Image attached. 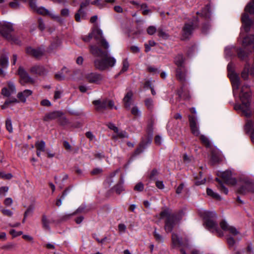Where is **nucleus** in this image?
<instances>
[{
    "instance_id": "obj_56",
    "label": "nucleus",
    "mask_w": 254,
    "mask_h": 254,
    "mask_svg": "<svg viewBox=\"0 0 254 254\" xmlns=\"http://www.w3.org/2000/svg\"><path fill=\"white\" fill-rule=\"evenodd\" d=\"M153 234H154V236L156 241H157L158 242H163V237H162L161 235H160L159 234H158L157 232L156 229H155Z\"/></svg>"
},
{
    "instance_id": "obj_57",
    "label": "nucleus",
    "mask_w": 254,
    "mask_h": 254,
    "mask_svg": "<svg viewBox=\"0 0 254 254\" xmlns=\"http://www.w3.org/2000/svg\"><path fill=\"white\" fill-rule=\"evenodd\" d=\"M227 243L230 247H233L235 244V240L231 237H229L227 238Z\"/></svg>"
},
{
    "instance_id": "obj_20",
    "label": "nucleus",
    "mask_w": 254,
    "mask_h": 254,
    "mask_svg": "<svg viewBox=\"0 0 254 254\" xmlns=\"http://www.w3.org/2000/svg\"><path fill=\"white\" fill-rule=\"evenodd\" d=\"M222 156L221 152L217 148H213L211 150V162L215 164L222 160Z\"/></svg>"
},
{
    "instance_id": "obj_2",
    "label": "nucleus",
    "mask_w": 254,
    "mask_h": 254,
    "mask_svg": "<svg viewBox=\"0 0 254 254\" xmlns=\"http://www.w3.org/2000/svg\"><path fill=\"white\" fill-rule=\"evenodd\" d=\"M199 214L204 220L205 227L209 231L215 233L219 237L223 236V232L219 229L215 221L216 214L215 212L201 210L199 212Z\"/></svg>"
},
{
    "instance_id": "obj_42",
    "label": "nucleus",
    "mask_w": 254,
    "mask_h": 254,
    "mask_svg": "<svg viewBox=\"0 0 254 254\" xmlns=\"http://www.w3.org/2000/svg\"><path fill=\"white\" fill-rule=\"evenodd\" d=\"M245 11L250 14H254V0L250 2L245 7Z\"/></svg>"
},
{
    "instance_id": "obj_45",
    "label": "nucleus",
    "mask_w": 254,
    "mask_h": 254,
    "mask_svg": "<svg viewBox=\"0 0 254 254\" xmlns=\"http://www.w3.org/2000/svg\"><path fill=\"white\" fill-rule=\"evenodd\" d=\"M116 133H117L116 135H113V136L114 139H117L118 138H124L128 137V134L125 131H119L118 130V132Z\"/></svg>"
},
{
    "instance_id": "obj_64",
    "label": "nucleus",
    "mask_w": 254,
    "mask_h": 254,
    "mask_svg": "<svg viewBox=\"0 0 254 254\" xmlns=\"http://www.w3.org/2000/svg\"><path fill=\"white\" fill-rule=\"evenodd\" d=\"M155 143L157 145H160L162 143V138L160 135H156L154 139Z\"/></svg>"
},
{
    "instance_id": "obj_1",
    "label": "nucleus",
    "mask_w": 254,
    "mask_h": 254,
    "mask_svg": "<svg viewBox=\"0 0 254 254\" xmlns=\"http://www.w3.org/2000/svg\"><path fill=\"white\" fill-rule=\"evenodd\" d=\"M93 38L96 41L97 44L105 50L95 45H90V53L95 57H101V59H96L94 61V66L96 68L104 70L110 67H113L116 64V60L109 56L108 49L109 45L103 36L102 31L99 28H95L92 31Z\"/></svg>"
},
{
    "instance_id": "obj_23",
    "label": "nucleus",
    "mask_w": 254,
    "mask_h": 254,
    "mask_svg": "<svg viewBox=\"0 0 254 254\" xmlns=\"http://www.w3.org/2000/svg\"><path fill=\"white\" fill-rule=\"evenodd\" d=\"M243 46L245 48L252 47L254 50V35H250L246 36L243 40Z\"/></svg>"
},
{
    "instance_id": "obj_47",
    "label": "nucleus",
    "mask_w": 254,
    "mask_h": 254,
    "mask_svg": "<svg viewBox=\"0 0 254 254\" xmlns=\"http://www.w3.org/2000/svg\"><path fill=\"white\" fill-rule=\"evenodd\" d=\"M69 190L66 189L65 190L63 193V194L61 197L60 199H59L57 200L56 202V205L58 206H60L61 205L62 202V199H64L65 197V196L67 194L68 192H69Z\"/></svg>"
},
{
    "instance_id": "obj_41",
    "label": "nucleus",
    "mask_w": 254,
    "mask_h": 254,
    "mask_svg": "<svg viewBox=\"0 0 254 254\" xmlns=\"http://www.w3.org/2000/svg\"><path fill=\"white\" fill-rule=\"evenodd\" d=\"M86 15V13L85 11H82L80 12L79 9H78L77 13L75 14V19L76 21L79 22L81 21V17L84 18L85 17Z\"/></svg>"
},
{
    "instance_id": "obj_6",
    "label": "nucleus",
    "mask_w": 254,
    "mask_h": 254,
    "mask_svg": "<svg viewBox=\"0 0 254 254\" xmlns=\"http://www.w3.org/2000/svg\"><path fill=\"white\" fill-rule=\"evenodd\" d=\"M172 243L173 248L182 247L189 248L190 246L188 239L183 240L182 238L179 237L175 233H173L172 235Z\"/></svg>"
},
{
    "instance_id": "obj_24",
    "label": "nucleus",
    "mask_w": 254,
    "mask_h": 254,
    "mask_svg": "<svg viewBox=\"0 0 254 254\" xmlns=\"http://www.w3.org/2000/svg\"><path fill=\"white\" fill-rule=\"evenodd\" d=\"M32 91L31 90L26 89L22 92H19L17 93V97L19 101L25 103L27 98L31 95Z\"/></svg>"
},
{
    "instance_id": "obj_51",
    "label": "nucleus",
    "mask_w": 254,
    "mask_h": 254,
    "mask_svg": "<svg viewBox=\"0 0 254 254\" xmlns=\"http://www.w3.org/2000/svg\"><path fill=\"white\" fill-rule=\"evenodd\" d=\"M131 114L136 117L140 116L141 112L136 106L133 107L131 110Z\"/></svg>"
},
{
    "instance_id": "obj_49",
    "label": "nucleus",
    "mask_w": 254,
    "mask_h": 254,
    "mask_svg": "<svg viewBox=\"0 0 254 254\" xmlns=\"http://www.w3.org/2000/svg\"><path fill=\"white\" fill-rule=\"evenodd\" d=\"M90 4L89 0H85L84 1L82 2L80 4L79 11L80 12L82 11H84V9L87 7Z\"/></svg>"
},
{
    "instance_id": "obj_50",
    "label": "nucleus",
    "mask_w": 254,
    "mask_h": 254,
    "mask_svg": "<svg viewBox=\"0 0 254 254\" xmlns=\"http://www.w3.org/2000/svg\"><path fill=\"white\" fill-rule=\"evenodd\" d=\"M146 31L149 35H152L156 32H157V29H156V27L154 26H150L147 28Z\"/></svg>"
},
{
    "instance_id": "obj_60",
    "label": "nucleus",
    "mask_w": 254,
    "mask_h": 254,
    "mask_svg": "<svg viewBox=\"0 0 254 254\" xmlns=\"http://www.w3.org/2000/svg\"><path fill=\"white\" fill-rule=\"evenodd\" d=\"M127 227L124 224H119L118 225V230L120 233H125L126 232Z\"/></svg>"
},
{
    "instance_id": "obj_18",
    "label": "nucleus",
    "mask_w": 254,
    "mask_h": 254,
    "mask_svg": "<svg viewBox=\"0 0 254 254\" xmlns=\"http://www.w3.org/2000/svg\"><path fill=\"white\" fill-rule=\"evenodd\" d=\"M220 226L223 231H228L234 236H236L239 233V231L235 227L229 225V224L224 220L222 221L220 223Z\"/></svg>"
},
{
    "instance_id": "obj_14",
    "label": "nucleus",
    "mask_w": 254,
    "mask_h": 254,
    "mask_svg": "<svg viewBox=\"0 0 254 254\" xmlns=\"http://www.w3.org/2000/svg\"><path fill=\"white\" fill-rule=\"evenodd\" d=\"M197 25L194 24L192 22L186 23L183 29V37L184 39L189 38L191 34L192 31Z\"/></svg>"
},
{
    "instance_id": "obj_15",
    "label": "nucleus",
    "mask_w": 254,
    "mask_h": 254,
    "mask_svg": "<svg viewBox=\"0 0 254 254\" xmlns=\"http://www.w3.org/2000/svg\"><path fill=\"white\" fill-rule=\"evenodd\" d=\"M45 51L42 48L33 49L31 47H28L26 49V53L29 55L34 57L36 59H40L45 55Z\"/></svg>"
},
{
    "instance_id": "obj_48",
    "label": "nucleus",
    "mask_w": 254,
    "mask_h": 254,
    "mask_svg": "<svg viewBox=\"0 0 254 254\" xmlns=\"http://www.w3.org/2000/svg\"><path fill=\"white\" fill-rule=\"evenodd\" d=\"M129 67V64L127 59H124L123 61V67L120 71V73L124 72L127 70Z\"/></svg>"
},
{
    "instance_id": "obj_28",
    "label": "nucleus",
    "mask_w": 254,
    "mask_h": 254,
    "mask_svg": "<svg viewBox=\"0 0 254 254\" xmlns=\"http://www.w3.org/2000/svg\"><path fill=\"white\" fill-rule=\"evenodd\" d=\"M185 58L182 54H179L174 59V63L177 66V67H184V63Z\"/></svg>"
},
{
    "instance_id": "obj_40",
    "label": "nucleus",
    "mask_w": 254,
    "mask_h": 254,
    "mask_svg": "<svg viewBox=\"0 0 254 254\" xmlns=\"http://www.w3.org/2000/svg\"><path fill=\"white\" fill-rule=\"evenodd\" d=\"M216 181L219 183L217 187L218 189L221 191L227 194L228 192V189L223 185L222 182L218 178H216Z\"/></svg>"
},
{
    "instance_id": "obj_16",
    "label": "nucleus",
    "mask_w": 254,
    "mask_h": 254,
    "mask_svg": "<svg viewBox=\"0 0 254 254\" xmlns=\"http://www.w3.org/2000/svg\"><path fill=\"white\" fill-rule=\"evenodd\" d=\"M30 72L33 74L44 76L47 74L48 70L41 65H35L30 69Z\"/></svg>"
},
{
    "instance_id": "obj_37",
    "label": "nucleus",
    "mask_w": 254,
    "mask_h": 254,
    "mask_svg": "<svg viewBox=\"0 0 254 254\" xmlns=\"http://www.w3.org/2000/svg\"><path fill=\"white\" fill-rule=\"evenodd\" d=\"M251 53L252 51H250V52H246L241 48L239 49L237 52L238 57L242 60H244L245 58L247 57Z\"/></svg>"
},
{
    "instance_id": "obj_53",
    "label": "nucleus",
    "mask_w": 254,
    "mask_h": 254,
    "mask_svg": "<svg viewBox=\"0 0 254 254\" xmlns=\"http://www.w3.org/2000/svg\"><path fill=\"white\" fill-rule=\"evenodd\" d=\"M14 0V1L9 2V6L11 8H14V9H17V8H19L20 4H19V3L18 0Z\"/></svg>"
},
{
    "instance_id": "obj_27",
    "label": "nucleus",
    "mask_w": 254,
    "mask_h": 254,
    "mask_svg": "<svg viewBox=\"0 0 254 254\" xmlns=\"http://www.w3.org/2000/svg\"><path fill=\"white\" fill-rule=\"evenodd\" d=\"M133 96V93L131 91H129L127 92V93L126 94L125 96L124 97L123 99V102L125 105V107L127 109H129L131 104V100Z\"/></svg>"
},
{
    "instance_id": "obj_61",
    "label": "nucleus",
    "mask_w": 254,
    "mask_h": 254,
    "mask_svg": "<svg viewBox=\"0 0 254 254\" xmlns=\"http://www.w3.org/2000/svg\"><path fill=\"white\" fill-rule=\"evenodd\" d=\"M38 21V28H39V29L40 30L43 31L45 28V24L43 22V21L42 20V19L41 18H39Z\"/></svg>"
},
{
    "instance_id": "obj_17",
    "label": "nucleus",
    "mask_w": 254,
    "mask_h": 254,
    "mask_svg": "<svg viewBox=\"0 0 254 254\" xmlns=\"http://www.w3.org/2000/svg\"><path fill=\"white\" fill-rule=\"evenodd\" d=\"M221 177L223 180L227 184L234 185L237 183L236 180L232 178V173L230 171H226L222 172Z\"/></svg>"
},
{
    "instance_id": "obj_59",
    "label": "nucleus",
    "mask_w": 254,
    "mask_h": 254,
    "mask_svg": "<svg viewBox=\"0 0 254 254\" xmlns=\"http://www.w3.org/2000/svg\"><path fill=\"white\" fill-rule=\"evenodd\" d=\"M158 172L156 169H153L150 175V179L151 180H155L156 178V176L158 175Z\"/></svg>"
},
{
    "instance_id": "obj_30",
    "label": "nucleus",
    "mask_w": 254,
    "mask_h": 254,
    "mask_svg": "<svg viewBox=\"0 0 254 254\" xmlns=\"http://www.w3.org/2000/svg\"><path fill=\"white\" fill-rule=\"evenodd\" d=\"M185 85H182L179 89L177 90V95H178L179 98H184V99H189L190 97V96L189 93H185L184 94V87Z\"/></svg>"
},
{
    "instance_id": "obj_3",
    "label": "nucleus",
    "mask_w": 254,
    "mask_h": 254,
    "mask_svg": "<svg viewBox=\"0 0 254 254\" xmlns=\"http://www.w3.org/2000/svg\"><path fill=\"white\" fill-rule=\"evenodd\" d=\"M182 212L171 213L168 209L162 211L160 213V218L166 217L164 228L167 233L171 232L176 224L182 218Z\"/></svg>"
},
{
    "instance_id": "obj_31",
    "label": "nucleus",
    "mask_w": 254,
    "mask_h": 254,
    "mask_svg": "<svg viewBox=\"0 0 254 254\" xmlns=\"http://www.w3.org/2000/svg\"><path fill=\"white\" fill-rule=\"evenodd\" d=\"M0 64L3 68H6L8 65V58L7 54H2L0 56Z\"/></svg>"
},
{
    "instance_id": "obj_9",
    "label": "nucleus",
    "mask_w": 254,
    "mask_h": 254,
    "mask_svg": "<svg viewBox=\"0 0 254 254\" xmlns=\"http://www.w3.org/2000/svg\"><path fill=\"white\" fill-rule=\"evenodd\" d=\"M85 78L90 83L99 84L103 79V76L97 72H90L85 74Z\"/></svg>"
},
{
    "instance_id": "obj_32",
    "label": "nucleus",
    "mask_w": 254,
    "mask_h": 254,
    "mask_svg": "<svg viewBox=\"0 0 254 254\" xmlns=\"http://www.w3.org/2000/svg\"><path fill=\"white\" fill-rule=\"evenodd\" d=\"M253 184L252 183L246 184L245 185L242 186L239 190V192L240 193H245L247 191H249L251 190L253 188Z\"/></svg>"
},
{
    "instance_id": "obj_63",
    "label": "nucleus",
    "mask_w": 254,
    "mask_h": 254,
    "mask_svg": "<svg viewBox=\"0 0 254 254\" xmlns=\"http://www.w3.org/2000/svg\"><path fill=\"white\" fill-rule=\"evenodd\" d=\"M61 14L62 16L67 17L69 14V11L68 8H63L61 10Z\"/></svg>"
},
{
    "instance_id": "obj_8",
    "label": "nucleus",
    "mask_w": 254,
    "mask_h": 254,
    "mask_svg": "<svg viewBox=\"0 0 254 254\" xmlns=\"http://www.w3.org/2000/svg\"><path fill=\"white\" fill-rule=\"evenodd\" d=\"M232 66V64L231 63L228 64L227 69L229 72H230ZM229 76L232 82L233 92L234 93L235 90H237L239 88L240 85V78L238 75L233 71H232L231 73H229Z\"/></svg>"
},
{
    "instance_id": "obj_33",
    "label": "nucleus",
    "mask_w": 254,
    "mask_h": 254,
    "mask_svg": "<svg viewBox=\"0 0 254 254\" xmlns=\"http://www.w3.org/2000/svg\"><path fill=\"white\" fill-rule=\"evenodd\" d=\"M157 35L163 39L167 40L170 37L168 33H167L162 28L159 27L157 29Z\"/></svg>"
},
{
    "instance_id": "obj_54",
    "label": "nucleus",
    "mask_w": 254,
    "mask_h": 254,
    "mask_svg": "<svg viewBox=\"0 0 254 254\" xmlns=\"http://www.w3.org/2000/svg\"><path fill=\"white\" fill-rule=\"evenodd\" d=\"M144 186L141 183H137L134 188V190L137 191H141L143 190Z\"/></svg>"
},
{
    "instance_id": "obj_62",
    "label": "nucleus",
    "mask_w": 254,
    "mask_h": 254,
    "mask_svg": "<svg viewBox=\"0 0 254 254\" xmlns=\"http://www.w3.org/2000/svg\"><path fill=\"white\" fill-rule=\"evenodd\" d=\"M22 231L16 232L15 230L12 229L10 231V234L14 237L20 236L22 234Z\"/></svg>"
},
{
    "instance_id": "obj_44",
    "label": "nucleus",
    "mask_w": 254,
    "mask_h": 254,
    "mask_svg": "<svg viewBox=\"0 0 254 254\" xmlns=\"http://www.w3.org/2000/svg\"><path fill=\"white\" fill-rule=\"evenodd\" d=\"M197 15L205 18L209 17V11L208 7H204L201 12H197Z\"/></svg>"
},
{
    "instance_id": "obj_4",
    "label": "nucleus",
    "mask_w": 254,
    "mask_h": 254,
    "mask_svg": "<svg viewBox=\"0 0 254 254\" xmlns=\"http://www.w3.org/2000/svg\"><path fill=\"white\" fill-rule=\"evenodd\" d=\"M248 88L247 85L243 86L242 87L241 93L240 94V98L242 101V104L240 105L237 107L235 106L236 110L237 109H240L244 116L247 118L250 117L252 115V112L250 108V102L249 101L251 94L247 91L244 92V88Z\"/></svg>"
},
{
    "instance_id": "obj_11",
    "label": "nucleus",
    "mask_w": 254,
    "mask_h": 254,
    "mask_svg": "<svg viewBox=\"0 0 254 254\" xmlns=\"http://www.w3.org/2000/svg\"><path fill=\"white\" fill-rule=\"evenodd\" d=\"M29 5L31 9L34 11L37 12L38 13L42 15H47L51 16L52 17H54V16L52 15V14L49 11L48 9H46L44 7H38L37 6L36 4L35 0H29Z\"/></svg>"
},
{
    "instance_id": "obj_10",
    "label": "nucleus",
    "mask_w": 254,
    "mask_h": 254,
    "mask_svg": "<svg viewBox=\"0 0 254 254\" xmlns=\"http://www.w3.org/2000/svg\"><path fill=\"white\" fill-rule=\"evenodd\" d=\"M13 31L12 24L10 23L2 24L0 22V35L5 38H10V33Z\"/></svg>"
},
{
    "instance_id": "obj_25",
    "label": "nucleus",
    "mask_w": 254,
    "mask_h": 254,
    "mask_svg": "<svg viewBox=\"0 0 254 254\" xmlns=\"http://www.w3.org/2000/svg\"><path fill=\"white\" fill-rule=\"evenodd\" d=\"M245 129L247 132H251V139L254 143V122L252 120H248L245 126Z\"/></svg>"
},
{
    "instance_id": "obj_22",
    "label": "nucleus",
    "mask_w": 254,
    "mask_h": 254,
    "mask_svg": "<svg viewBox=\"0 0 254 254\" xmlns=\"http://www.w3.org/2000/svg\"><path fill=\"white\" fill-rule=\"evenodd\" d=\"M189 119L191 132L194 135L198 136L199 134V131L196 125V121L195 117L190 115Z\"/></svg>"
},
{
    "instance_id": "obj_7",
    "label": "nucleus",
    "mask_w": 254,
    "mask_h": 254,
    "mask_svg": "<svg viewBox=\"0 0 254 254\" xmlns=\"http://www.w3.org/2000/svg\"><path fill=\"white\" fill-rule=\"evenodd\" d=\"M17 73L20 78V83L22 85H24L28 83H34V79L29 76L27 72L23 67H19Z\"/></svg>"
},
{
    "instance_id": "obj_26",
    "label": "nucleus",
    "mask_w": 254,
    "mask_h": 254,
    "mask_svg": "<svg viewBox=\"0 0 254 254\" xmlns=\"http://www.w3.org/2000/svg\"><path fill=\"white\" fill-rule=\"evenodd\" d=\"M115 0H104V1H101V0H94L91 2V4L96 5L100 9L103 8L107 6V3H114Z\"/></svg>"
},
{
    "instance_id": "obj_55",
    "label": "nucleus",
    "mask_w": 254,
    "mask_h": 254,
    "mask_svg": "<svg viewBox=\"0 0 254 254\" xmlns=\"http://www.w3.org/2000/svg\"><path fill=\"white\" fill-rule=\"evenodd\" d=\"M58 120L60 124L63 126L65 125L68 123L67 120L65 117L63 116V115L61 117H59Z\"/></svg>"
},
{
    "instance_id": "obj_21",
    "label": "nucleus",
    "mask_w": 254,
    "mask_h": 254,
    "mask_svg": "<svg viewBox=\"0 0 254 254\" xmlns=\"http://www.w3.org/2000/svg\"><path fill=\"white\" fill-rule=\"evenodd\" d=\"M63 115V113L61 111H56L47 113L43 118L44 121L50 122L51 121L58 119Z\"/></svg>"
},
{
    "instance_id": "obj_29",
    "label": "nucleus",
    "mask_w": 254,
    "mask_h": 254,
    "mask_svg": "<svg viewBox=\"0 0 254 254\" xmlns=\"http://www.w3.org/2000/svg\"><path fill=\"white\" fill-rule=\"evenodd\" d=\"M68 72V70L65 67H64L60 71L57 73L55 75V78L59 81L63 80L65 78L64 73H67Z\"/></svg>"
},
{
    "instance_id": "obj_52",
    "label": "nucleus",
    "mask_w": 254,
    "mask_h": 254,
    "mask_svg": "<svg viewBox=\"0 0 254 254\" xmlns=\"http://www.w3.org/2000/svg\"><path fill=\"white\" fill-rule=\"evenodd\" d=\"M247 66H249V65H246L245 67L244 70L242 72L241 76L242 78L244 79H246L248 77V74L250 72L249 69Z\"/></svg>"
},
{
    "instance_id": "obj_19",
    "label": "nucleus",
    "mask_w": 254,
    "mask_h": 254,
    "mask_svg": "<svg viewBox=\"0 0 254 254\" xmlns=\"http://www.w3.org/2000/svg\"><path fill=\"white\" fill-rule=\"evenodd\" d=\"M242 21L243 27L246 32L250 31L251 27L254 24V21H252L247 13H244L242 17Z\"/></svg>"
},
{
    "instance_id": "obj_35",
    "label": "nucleus",
    "mask_w": 254,
    "mask_h": 254,
    "mask_svg": "<svg viewBox=\"0 0 254 254\" xmlns=\"http://www.w3.org/2000/svg\"><path fill=\"white\" fill-rule=\"evenodd\" d=\"M123 184V179L121 178L120 182L114 187L115 190L117 193L120 194L124 190Z\"/></svg>"
},
{
    "instance_id": "obj_43",
    "label": "nucleus",
    "mask_w": 254,
    "mask_h": 254,
    "mask_svg": "<svg viewBox=\"0 0 254 254\" xmlns=\"http://www.w3.org/2000/svg\"><path fill=\"white\" fill-rule=\"evenodd\" d=\"M200 139L201 142L206 146V147L209 148L211 147V143L206 136H204V135H201L200 136Z\"/></svg>"
},
{
    "instance_id": "obj_38",
    "label": "nucleus",
    "mask_w": 254,
    "mask_h": 254,
    "mask_svg": "<svg viewBox=\"0 0 254 254\" xmlns=\"http://www.w3.org/2000/svg\"><path fill=\"white\" fill-rule=\"evenodd\" d=\"M144 103L146 107L150 111H152L154 108L153 100L152 98H146L144 101Z\"/></svg>"
},
{
    "instance_id": "obj_39",
    "label": "nucleus",
    "mask_w": 254,
    "mask_h": 254,
    "mask_svg": "<svg viewBox=\"0 0 254 254\" xmlns=\"http://www.w3.org/2000/svg\"><path fill=\"white\" fill-rule=\"evenodd\" d=\"M206 192L208 195L211 196V197L216 199V200H220L221 197L219 194L214 192L211 189L207 188L206 190Z\"/></svg>"
},
{
    "instance_id": "obj_13",
    "label": "nucleus",
    "mask_w": 254,
    "mask_h": 254,
    "mask_svg": "<svg viewBox=\"0 0 254 254\" xmlns=\"http://www.w3.org/2000/svg\"><path fill=\"white\" fill-rule=\"evenodd\" d=\"M16 93V88L14 83L12 81L7 82V87L2 88L1 94L5 97H9L11 94Z\"/></svg>"
},
{
    "instance_id": "obj_46",
    "label": "nucleus",
    "mask_w": 254,
    "mask_h": 254,
    "mask_svg": "<svg viewBox=\"0 0 254 254\" xmlns=\"http://www.w3.org/2000/svg\"><path fill=\"white\" fill-rule=\"evenodd\" d=\"M5 127L7 131L9 133H11L13 131V128L12 125V122L10 118H7L5 121Z\"/></svg>"
},
{
    "instance_id": "obj_5",
    "label": "nucleus",
    "mask_w": 254,
    "mask_h": 254,
    "mask_svg": "<svg viewBox=\"0 0 254 254\" xmlns=\"http://www.w3.org/2000/svg\"><path fill=\"white\" fill-rule=\"evenodd\" d=\"M95 106V110L98 112H101L105 110L113 108L114 103L113 101L108 99L96 100L92 102Z\"/></svg>"
},
{
    "instance_id": "obj_34",
    "label": "nucleus",
    "mask_w": 254,
    "mask_h": 254,
    "mask_svg": "<svg viewBox=\"0 0 254 254\" xmlns=\"http://www.w3.org/2000/svg\"><path fill=\"white\" fill-rule=\"evenodd\" d=\"M37 150L44 152L45 151L46 143L43 140L37 141L35 143Z\"/></svg>"
},
{
    "instance_id": "obj_12",
    "label": "nucleus",
    "mask_w": 254,
    "mask_h": 254,
    "mask_svg": "<svg viewBox=\"0 0 254 254\" xmlns=\"http://www.w3.org/2000/svg\"><path fill=\"white\" fill-rule=\"evenodd\" d=\"M187 70L185 66L177 67L176 69V77L182 85H185L186 81Z\"/></svg>"
},
{
    "instance_id": "obj_36",
    "label": "nucleus",
    "mask_w": 254,
    "mask_h": 254,
    "mask_svg": "<svg viewBox=\"0 0 254 254\" xmlns=\"http://www.w3.org/2000/svg\"><path fill=\"white\" fill-rule=\"evenodd\" d=\"M42 223L43 227L48 230L50 231V221L48 219L46 216L45 215H43L42 218Z\"/></svg>"
},
{
    "instance_id": "obj_58",
    "label": "nucleus",
    "mask_w": 254,
    "mask_h": 254,
    "mask_svg": "<svg viewBox=\"0 0 254 254\" xmlns=\"http://www.w3.org/2000/svg\"><path fill=\"white\" fill-rule=\"evenodd\" d=\"M92 38L93 35L92 34V33L91 32L89 33L88 35L82 37V39L84 42H89Z\"/></svg>"
}]
</instances>
